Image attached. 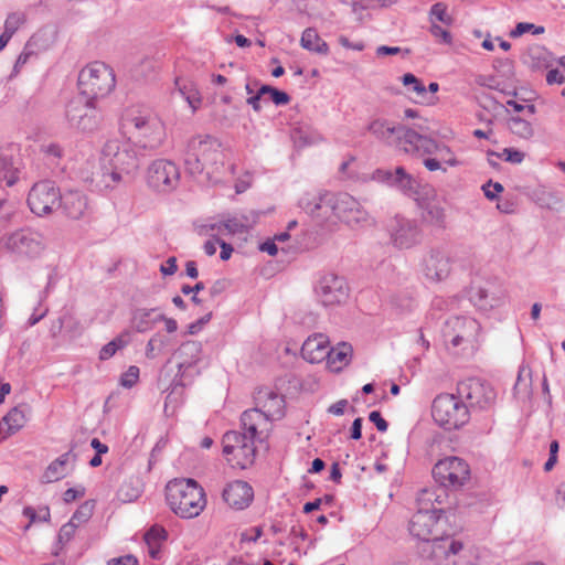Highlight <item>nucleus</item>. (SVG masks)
<instances>
[{
	"mask_svg": "<svg viewBox=\"0 0 565 565\" xmlns=\"http://www.w3.org/2000/svg\"><path fill=\"white\" fill-rule=\"evenodd\" d=\"M102 160L110 167L104 172V178L114 183L120 182L124 175H132L139 168L137 152L127 141L108 140L103 147Z\"/></svg>",
	"mask_w": 565,
	"mask_h": 565,
	"instance_id": "4",
	"label": "nucleus"
},
{
	"mask_svg": "<svg viewBox=\"0 0 565 565\" xmlns=\"http://www.w3.org/2000/svg\"><path fill=\"white\" fill-rule=\"evenodd\" d=\"M95 100L78 93L68 102L65 116L71 127L83 132H90L99 127L103 117Z\"/></svg>",
	"mask_w": 565,
	"mask_h": 565,
	"instance_id": "7",
	"label": "nucleus"
},
{
	"mask_svg": "<svg viewBox=\"0 0 565 565\" xmlns=\"http://www.w3.org/2000/svg\"><path fill=\"white\" fill-rule=\"evenodd\" d=\"M335 221L349 226L362 225L369 221V213L361 203L347 192L334 193Z\"/></svg>",
	"mask_w": 565,
	"mask_h": 565,
	"instance_id": "20",
	"label": "nucleus"
},
{
	"mask_svg": "<svg viewBox=\"0 0 565 565\" xmlns=\"http://www.w3.org/2000/svg\"><path fill=\"white\" fill-rule=\"evenodd\" d=\"M178 269L177 266V258L175 257H169L164 264L160 266V271L164 276H171L173 275Z\"/></svg>",
	"mask_w": 565,
	"mask_h": 565,
	"instance_id": "59",
	"label": "nucleus"
},
{
	"mask_svg": "<svg viewBox=\"0 0 565 565\" xmlns=\"http://www.w3.org/2000/svg\"><path fill=\"white\" fill-rule=\"evenodd\" d=\"M534 28V24L533 23H527V22H520L516 24V26L510 32V36L512 38H518V36H521L522 34L526 33V32H530L532 31V29Z\"/></svg>",
	"mask_w": 565,
	"mask_h": 565,
	"instance_id": "60",
	"label": "nucleus"
},
{
	"mask_svg": "<svg viewBox=\"0 0 565 565\" xmlns=\"http://www.w3.org/2000/svg\"><path fill=\"white\" fill-rule=\"evenodd\" d=\"M500 157L511 163H521L524 159V153L515 149L505 148Z\"/></svg>",
	"mask_w": 565,
	"mask_h": 565,
	"instance_id": "53",
	"label": "nucleus"
},
{
	"mask_svg": "<svg viewBox=\"0 0 565 565\" xmlns=\"http://www.w3.org/2000/svg\"><path fill=\"white\" fill-rule=\"evenodd\" d=\"M411 143H414V153L418 156H430L436 154L441 163L448 164L449 167H456L459 161L455 157L450 148L444 143H438L436 140L423 135V134H411Z\"/></svg>",
	"mask_w": 565,
	"mask_h": 565,
	"instance_id": "21",
	"label": "nucleus"
},
{
	"mask_svg": "<svg viewBox=\"0 0 565 565\" xmlns=\"http://www.w3.org/2000/svg\"><path fill=\"white\" fill-rule=\"evenodd\" d=\"M352 347L349 343H339L335 348L329 347V355L326 358L328 366L332 371H340L350 361Z\"/></svg>",
	"mask_w": 565,
	"mask_h": 565,
	"instance_id": "33",
	"label": "nucleus"
},
{
	"mask_svg": "<svg viewBox=\"0 0 565 565\" xmlns=\"http://www.w3.org/2000/svg\"><path fill=\"white\" fill-rule=\"evenodd\" d=\"M480 331L478 321L470 317L455 316L446 320L443 328L445 343L454 348L471 345Z\"/></svg>",
	"mask_w": 565,
	"mask_h": 565,
	"instance_id": "14",
	"label": "nucleus"
},
{
	"mask_svg": "<svg viewBox=\"0 0 565 565\" xmlns=\"http://www.w3.org/2000/svg\"><path fill=\"white\" fill-rule=\"evenodd\" d=\"M388 232L392 244L399 249H408L419 244L423 236L417 221L399 215L391 221Z\"/></svg>",
	"mask_w": 565,
	"mask_h": 565,
	"instance_id": "18",
	"label": "nucleus"
},
{
	"mask_svg": "<svg viewBox=\"0 0 565 565\" xmlns=\"http://www.w3.org/2000/svg\"><path fill=\"white\" fill-rule=\"evenodd\" d=\"M392 186H396L406 195H414L417 193V181L405 171L403 167H397L394 171V179Z\"/></svg>",
	"mask_w": 565,
	"mask_h": 565,
	"instance_id": "38",
	"label": "nucleus"
},
{
	"mask_svg": "<svg viewBox=\"0 0 565 565\" xmlns=\"http://www.w3.org/2000/svg\"><path fill=\"white\" fill-rule=\"evenodd\" d=\"M128 341L122 335L116 337L114 340L105 344L99 351V360L106 361L114 356L119 349L127 345Z\"/></svg>",
	"mask_w": 565,
	"mask_h": 565,
	"instance_id": "46",
	"label": "nucleus"
},
{
	"mask_svg": "<svg viewBox=\"0 0 565 565\" xmlns=\"http://www.w3.org/2000/svg\"><path fill=\"white\" fill-rule=\"evenodd\" d=\"M142 492V481L139 477L126 479L117 491V497L122 502H132L137 500Z\"/></svg>",
	"mask_w": 565,
	"mask_h": 565,
	"instance_id": "37",
	"label": "nucleus"
},
{
	"mask_svg": "<svg viewBox=\"0 0 565 565\" xmlns=\"http://www.w3.org/2000/svg\"><path fill=\"white\" fill-rule=\"evenodd\" d=\"M515 395L523 394L524 396H529L530 394V383L522 379V372L518 375V381L514 385Z\"/></svg>",
	"mask_w": 565,
	"mask_h": 565,
	"instance_id": "58",
	"label": "nucleus"
},
{
	"mask_svg": "<svg viewBox=\"0 0 565 565\" xmlns=\"http://www.w3.org/2000/svg\"><path fill=\"white\" fill-rule=\"evenodd\" d=\"M447 9V4H445L444 2H437L433 4L428 13L430 24L436 23V21H438L446 25H451L454 19L448 13Z\"/></svg>",
	"mask_w": 565,
	"mask_h": 565,
	"instance_id": "43",
	"label": "nucleus"
},
{
	"mask_svg": "<svg viewBox=\"0 0 565 565\" xmlns=\"http://www.w3.org/2000/svg\"><path fill=\"white\" fill-rule=\"evenodd\" d=\"M43 151L55 159H60L63 156V149L60 145L51 143L43 147Z\"/></svg>",
	"mask_w": 565,
	"mask_h": 565,
	"instance_id": "63",
	"label": "nucleus"
},
{
	"mask_svg": "<svg viewBox=\"0 0 565 565\" xmlns=\"http://www.w3.org/2000/svg\"><path fill=\"white\" fill-rule=\"evenodd\" d=\"M300 45L310 52L327 55L329 53V45L323 41L316 29L307 28L301 35Z\"/></svg>",
	"mask_w": 565,
	"mask_h": 565,
	"instance_id": "35",
	"label": "nucleus"
},
{
	"mask_svg": "<svg viewBox=\"0 0 565 565\" xmlns=\"http://www.w3.org/2000/svg\"><path fill=\"white\" fill-rule=\"evenodd\" d=\"M433 477L445 488L458 489L469 480L470 468L459 457H446L434 466Z\"/></svg>",
	"mask_w": 565,
	"mask_h": 565,
	"instance_id": "12",
	"label": "nucleus"
},
{
	"mask_svg": "<svg viewBox=\"0 0 565 565\" xmlns=\"http://www.w3.org/2000/svg\"><path fill=\"white\" fill-rule=\"evenodd\" d=\"M30 407L26 404H21L13 407L1 420L0 431L4 433V437L19 431L26 422V413Z\"/></svg>",
	"mask_w": 565,
	"mask_h": 565,
	"instance_id": "30",
	"label": "nucleus"
},
{
	"mask_svg": "<svg viewBox=\"0 0 565 565\" xmlns=\"http://www.w3.org/2000/svg\"><path fill=\"white\" fill-rule=\"evenodd\" d=\"M301 355L310 363H320L329 355V339L326 334L316 333L309 337L301 347Z\"/></svg>",
	"mask_w": 565,
	"mask_h": 565,
	"instance_id": "27",
	"label": "nucleus"
},
{
	"mask_svg": "<svg viewBox=\"0 0 565 565\" xmlns=\"http://www.w3.org/2000/svg\"><path fill=\"white\" fill-rule=\"evenodd\" d=\"M58 207H61L68 217L78 220L88 211L87 198L79 191H67L61 194Z\"/></svg>",
	"mask_w": 565,
	"mask_h": 565,
	"instance_id": "28",
	"label": "nucleus"
},
{
	"mask_svg": "<svg viewBox=\"0 0 565 565\" xmlns=\"http://www.w3.org/2000/svg\"><path fill=\"white\" fill-rule=\"evenodd\" d=\"M75 461V455L67 451L52 461L43 473L45 482H55L63 479L72 469Z\"/></svg>",
	"mask_w": 565,
	"mask_h": 565,
	"instance_id": "31",
	"label": "nucleus"
},
{
	"mask_svg": "<svg viewBox=\"0 0 565 565\" xmlns=\"http://www.w3.org/2000/svg\"><path fill=\"white\" fill-rule=\"evenodd\" d=\"M417 502L418 510H433L437 513L439 510L435 507V502L440 504L439 495L436 494L434 489H423L418 492Z\"/></svg>",
	"mask_w": 565,
	"mask_h": 565,
	"instance_id": "44",
	"label": "nucleus"
},
{
	"mask_svg": "<svg viewBox=\"0 0 565 565\" xmlns=\"http://www.w3.org/2000/svg\"><path fill=\"white\" fill-rule=\"evenodd\" d=\"M255 408L273 423L285 415V398L269 387H260L254 394Z\"/></svg>",
	"mask_w": 565,
	"mask_h": 565,
	"instance_id": "22",
	"label": "nucleus"
},
{
	"mask_svg": "<svg viewBox=\"0 0 565 565\" xmlns=\"http://www.w3.org/2000/svg\"><path fill=\"white\" fill-rule=\"evenodd\" d=\"M241 427L252 439L263 443L271 429V422L254 407L242 414Z\"/></svg>",
	"mask_w": 565,
	"mask_h": 565,
	"instance_id": "23",
	"label": "nucleus"
},
{
	"mask_svg": "<svg viewBox=\"0 0 565 565\" xmlns=\"http://www.w3.org/2000/svg\"><path fill=\"white\" fill-rule=\"evenodd\" d=\"M371 179L374 180V181H379V182H385L388 185H392L393 184V179H394V172L390 171V170L376 169L372 173V178Z\"/></svg>",
	"mask_w": 565,
	"mask_h": 565,
	"instance_id": "54",
	"label": "nucleus"
},
{
	"mask_svg": "<svg viewBox=\"0 0 565 565\" xmlns=\"http://www.w3.org/2000/svg\"><path fill=\"white\" fill-rule=\"evenodd\" d=\"M462 547L463 545L461 542L451 537L434 539V543L431 544V556L436 559L440 557L448 558L451 555H457Z\"/></svg>",
	"mask_w": 565,
	"mask_h": 565,
	"instance_id": "34",
	"label": "nucleus"
},
{
	"mask_svg": "<svg viewBox=\"0 0 565 565\" xmlns=\"http://www.w3.org/2000/svg\"><path fill=\"white\" fill-rule=\"evenodd\" d=\"M222 497L232 509L244 510L252 503L254 491L246 481L235 480L224 488Z\"/></svg>",
	"mask_w": 565,
	"mask_h": 565,
	"instance_id": "26",
	"label": "nucleus"
},
{
	"mask_svg": "<svg viewBox=\"0 0 565 565\" xmlns=\"http://www.w3.org/2000/svg\"><path fill=\"white\" fill-rule=\"evenodd\" d=\"M108 565H138V561L132 555H126L110 559Z\"/></svg>",
	"mask_w": 565,
	"mask_h": 565,
	"instance_id": "62",
	"label": "nucleus"
},
{
	"mask_svg": "<svg viewBox=\"0 0 565 565\" xmlns=\"http://www.w3.org/2000/svg\"><path fill=\"white\" fill-rule=\"evenodd\" d=\"M84 494H85L84 489L78 490V489L70 488V489H67V490L64 492V494H63V500H64L66 503H71V502L75 501L77 498H82V497H84Z\"/></svg>",
	"mask_w": 565,
	"mask_h": 565,
	"instance_id": "61",
	"label": "nucleus"
},
{
	"mask_svg": "<svg viewBox=\"0 0 565 565\" xmlns=\"http://www.w3.org/2000/svg\"><path fill=\"white\" fill-rule=\"evenodd\" d=\"M457 393L468 405V409H489L495 401V392L492 386L477 377L459 382Z\"/></svg>",
	"mask_w": 565,
	"mask_h": 565,
	"instance_id": "11",
	"label": "nucleus"
},
{
	"mask_svg": "<svg viewBox=\"0 0 565 565\" xmlns=\"http://www.w3.org/2000/svg\"><path fill=\"white\" fill-rule=\"evenodd\" d=\"M452 258L448 248L444 246L430 247L423 256L420 270L430 282L446 280L452 269Z\"/></svg>",
	"mask_w": 565,
	"mask_h": 565,
	"instance_id": "15",
	"label": "nucleus"
},
{
	"mask_svg": "<svg viewBox=\"0 0 565 565\" xmlns=\"http://www.w3.org/2000/svg\"><path fill=\"white\" fill-rule=\"evenodd\" d=\"M437 521L438 515L433 510H418L409 521V533L420 541L434 542Z\"/></svg>",
	"mask_w": 565,
	"mask_h": 565,
	"instance_id": "24",
	"label": "nucleus"
},
{
	"mask_svg": "<svg viewBox=\"0 0 565 565\" xmlns=\"http://www.w3.org/2000/svg\"><path fill=\"white\" fill-rule=\"evenodd\" d=\"M256 441L247 434L236 430L227 431L222 438L223 454L233 467L246 469L254 463Z\"/></svg>",
	"mask_w": 565,
	"mask_h": 565,
	"instance_id": "9",
	"label": "nucleus"
},
{
	"mask_svg": "<svg viewBox=\"0 0 565 565\" xmlns=\"http://www.w3.org/2000/svg\"><path fill=\"white\" fill-rule=\"evenodd\" d=\"M167 532L163 527L154 525L150 527L143 535V541L148 550V554L152 559L160 558L161 545L166 541Z\"/></svg>",
	"mask_w": 565,
	"mask_h": 565,
	"instance_id": "32",
	"label": "nucleus"
},
{
	"mask_svg": "<svg viewBox=\"0 0 565 565\" xmlns=\"http://www.w3.org/2000/svg\"><path fill=\"white\" fill-rule=\"evenodd\" d=\"M202 356V344L198 341H185L174 352L178 360V375H180L179 384L184 385L183 377L185 373L195 366Z\"/></svg>",
	"mask_w": 565,
	"mask_h": 565,
	"instance_id": "25",
	"label": "nucleus"
},
{
	"mask_svg": "<svg viewBox=\"0 0 565 565\" xmlns=\"http://www.w3.org/2000/svg\"><path fill=\"white\" fill-rule=\"evenodd\" d=\"M402 83L405 86H412V90L417 96H424L426 94L425 85L412 73H406L402 76Z\"/></svg>",
	"mask_w": 565,
	"mask_h": 565,
	"instance_id": "47",
	"label": "nucleus"
},
{
	"mask_svg": "<svg viewBox=\"0 0 565 565\" xmlns=\"http://www.w3.org/2000/svg\"><path fill=\"white\" fill-rule=\"evenodd\" d=\"M260 95H264L265 102L267 99H270L277 106L287 105L290 100V97L287 93L279 90L269 85L260 86Z\"/></svg>",
	"mask_w": 565,
	"mask_h": 565,
	"instance_id": "45",
	"label": "nucleus"
},
{
	"mask_svg": "<svg viewBox=\"0 0 565 565\" xmlns=\"http://www.w3.org/2000/svg\"><path fill=\"white\" fill-rule=\"evenodd\" d=\"M139 379V367L131 365L129 369L121 375L120 384L124 387L130 388L132 387Z\"/></svg>",
	"mask_w": 565,
	"mask_h": 565,
	"instance_id": "50",
	"label": "nucleus"
},
{
	"mask_svg": "<svg viewBox=\"0 0 565 565\" xmlns=\"http://www.w3.org/2000/svg\"><path fill=\"white\" fill-rule=\"evenodd\" d=\"M209 227L211 231H217L218 233L242 234L246 232V222L234 215L224 218L220 223L211 224Z\"/></svg>",
	"mask_w": 565,
	"mask_h": 565,
	"instance_id": "39",
	"label": "nucleus"
},
{
	"mask_svg": "<svg viewBox=\"0 0 565 565\" xmlns=\"http://www.w3.org/2000/svg\"><path fill=\"white\" fill-rule=\"evenodd\" d=\"M150 339L160 351L171 345V339L161 332H156Z\"/></svg>",
	"mask_w": 565,
	"mask_h": 565,
	"instance_id": "56",
	"label": "nucleus"
},
{
	"mask_svg": "<svg viewBox=\"0 0 565 565\" xmlns=\"http://www.w3.org/2000/svg\"><path fill=\"white\" fill-rule=\"evenodd\" d=\"M367 130L376 140L387 146L399 147L406 153H414L415 145L409 142V140L414 141L409 135L419 134L412 128L381 117L373 118L367 125Z\"/></svg>",
	"mask_w": 565,
	"mask_h": 565,
	"instance_id": "8",
	"label": "nucleus"
},
{
	"mask_svg": "<svg viewBox=\"0 0 565 565\" xmlns=\"http://www.w3.org/2000/svg\"><path fill=\"white\" fill-rule=\"evenodd\" d=\"M113 70L103 62L85 66L78 74L79 94L93 99L104 98L115 88Z\"/></svg>",
	"mask_w": 565,
	"mask_h": 565,
	"instance_id": "5",
	"label": "nucleus"
},
{
	"mask_svg": "<svg viewBox=\"0 0 565 565\" xmlns=\"http://www.w3.org/2000/svg\"><path fill=\"white\" fill-rule=\"evenodd\" d=\"M468 405L452 394H440L434 402L431 415L436 424L446 430L458 429L469 420Z\"/></svg>",
	"mask_w": 565,
	"mask_h": 565,
	"instance_id": "6",
	"label": "nucleus"
},
{
	"mask_svg": "<svg viewBox=\"0 0 565 565\" xmlns=\"http://www.w3.org/2000/svg\"><path fill=\"white\" fill-rule=\"evenodd\" d=\"M508 127L513 135L520 138L527 140L534 136V128L532 124L529 120L521 118L520 116H512L509 118Z\"/></svg>",
	"mask_w": 565,
	"mask_h": 565,
	"instance_id": "40",
	"label": "nucleus"
},
{
	"mask_svg": "<svg viewBox=\"0 0 565 565\" xmlns=\"http://www.w3.org/2000/svg\"><path fill=\"white\" fill-rule=\"evenodd\" d=\"M93 513V504L89 502L83 503L76 512L73 514L71 521H74V523H77V526L81 523H84L89 520Z\"/></svg>",
	"mask_w": 565,
	"mask_h": 565,
	"instance_id": "49",
	"label": "nucleus"
},
{
	"mask_svg": "<svg viewBox=\"0 0 565 565\" xmlns=\"http://www.w3.org/2000/svg\"><path fill=\"white\" fill-rule=\"evenodd\" d=\"M17 180V170L13 167L11 158L0 156V183L11 186Z\"/></svg>",
	"mask_w": 565,
	"mask_h": 565,
	"instance_id": "42",
	"label": "nucleus"
},
{
	"mask_svg": "<svg viewBox=\"0 0 565 565\" xmlns=\"http://www.w3.org/2000/svg\"><path fill=\"white\" fill-rule=\"evenodd\" d=\"M424 213L423 218L429 224L437 227H445L446 224V211L444 205L438 201H428L423 206Z\"/></svg>",
	"mask_w": 565,
	"mask_h": 565,
	"instance_id": "36",
	"label": "nucleus"
},
{
	"mask_svg": "<svg viewBox=\"0 0 565 565\" xmlns=\"http://www.w3.org/2000/svg\"><path fill=\"white\" fill-rule=\"evenodd\" d=\"M316 292L326 307L344 303L349 298L345 279L332 273L321 276Z\"/></svg>",
	"mask_w": 565,
	"mask_h": 565,
	"instance_id": "19",
	"label": "nucleus"
},
{
	"mask_svg": "<svg viewBox=\"0 0 565 565\" xmlns=\"http://www.w3.org/2000/svg\"><path fill=\"white\" fill-rule=\"evenodd\" d=\"M333 201L332 192L306 193L299 200V206L320 224H337Z\"/></svg>",
	"mask_w": 565,
	"mask_h": 565,
	"instance_id": "17",
	"label": "nucleus"
},
{
	"mask_svg": "<svg viewBox=\"0 0 565 565\" xmlns=\"http://www.w3.org/2000/svg\"><path fill=\"white\" fill-rule=\"evenodd\" d=\"M61 193L54 182L44 180L35 183L29 192L28 204L39 215L51 214L60 205Z\"/></svg>",
	"mask_w": 565,
	"mask_h": 565,
	"instance_id": "16",
	"label": "nucleus"
},
{
	"mask_svg": "<svg viewBox=\"0 0 565 565\" xmlns=\"http://www.w3.org/2000/svg\"><path fill=\"white\" fill-rule=\"evenodd\" d=\"M470 300L481 310H488L494 306V298L490 297L488 288L482 286L471 287Z\"/></svg>",
	"mask_w": 565,
	"mask_h": 565,
	"instance_id": "41",
	"label": "nucleus"
},
{
	"mask_svg": "<svg viewBox=\"0 0 565 565\" xmlns=\"http://www.w3.org/2000/svg\"><path fill=\"white\" fill-rule=\"evenodd\" d=\"M24 22V15L22 13H11L8 15L4 22V31L10 34H14L19 26Z\"/></svg>",
	"mask_w": 565,
	"mask_h": 565,
	"instance_id": "51",
	"label": "nucleus"
},
{
	"mask_svg": "<svg viewBox=\"0 0 565 565\" xmlns=\"http://www.w3.org/2000/svg\"><path fill=\"white\" fill-rule=\"evenodd\" d=\"M166 500L170 509L182 519H193L206 505L203 488L193 479H174L166 486Z\"/></svg>",
	"mask_w": 565,
	"mask_h": 565,
	"instance_id": "2",
	"label": "nucleus"
},
{
	"mask_svg": "<svg viewBox=\"0 0 565 565\" xmlns=\"http://www.w3.org/2000/svg\"><path fill=\"white\" fill-rule=\"evenodd\" d=\"M146 181L152 190L169 193L179 184V167L168 159L153 160L147 169Z\"/></svg>",
	"mask_w": 565,
	"mask_h": 565,
	"instance_id": "13",
	"label": "nucleus"
},
{
	"mask_svg": "<svg viewBox=\"0 0 565 565\" xmlns=\"http://www.w3.org/2000/svg\"><path fill=\"white\" fill-rule=\"evenodd\" d=\"M369 419L376 426L377 430L384 433L388 428L387 422L382 417L380 412L373 411L369 415Z\"/></svg>",
	"mask_w": 565,
	"mask_h": 565,
	"instance_id": "55",
	"label": "nucleus"
},
{
	"mask_svg": "<svg viewBox=\"0 0 565 565\" xmlns=\"http://www.w3.org/2000/svg\"><path fill=\"white\" fill-rule=\"evenodd\" d=\"M565 77L564 75L557 70H551L547 74H546V82L552 85V84H562L564 82Z\"/></svg>",
	"mask_w": 565,
	"mask_h": 565,
	"instance_id": "64",
	"label": "nucleus"
},
{
	"mask_svg": "<svg viewBox=\"0 0 565 565\" xmlns=\"http://www.w3.org/2000/svg\"><path fill=\"white\" fill-rule=\"evenodd\" d=\"M221 142L212 136H196L189 140L184 152V166L192 175L205 173L212 180L222 163Z\"/></svg>",
	"mask_w": 565,
	"mask_h": 565,
	"instance_id": "1",
	"label": "nucleus"
},
{
	"mask_svg": "<svg viewBox=\"0 0 565 565\" xmlns=\"http://www.w3.org/2000/svg\"><path fill=\"white\" fill-rule=\"evenodd\" d=\"M491 188H493L494 191L498 193H500L504 190L503 185L499 182H492V181L487 182L482 186V190L484 192L486 198L489 200H494L497 198V194L494 192H491V190H490Z\"/></svg>",
	"mask_w": 565,
	"mask_h": 565,
	"instance_id": "57",
	"label": "nucleus"
},
{
	"mask_svg": "<svg viewBox=\"0 0 565 565\" xmlns=\"http://www.w3.org/2000/svg\"><path fill=\"white\" fill-rule=\"evenodd\" d=\"M77 529V523H74V521H71L66 524H64L58 532V542L62 544L67 543L75 534V531Z\"/></svg>",
	"mask_w": 565,
	"mask_h": 565,
	"instance_id": "52",
	"label": "nucleus"
},
{
	"mask_svg": "<svg viewBox=\"0 0 565 565\" xmlns=\"http://www.w3.org/2000/svg\"><path fill=\"white\" fill-rule=\"evenodd\" d=\"M124 126L129 129L143 149L154 150L166 139V127L158 115L146 109H134L124 116Z\"/></svg>",
	"mask_w": 565,
	"mask_h": 565,
	"instance_id": "3",
	"label": "nucleus"
},
{
	"mask_svg": "<svg viewBox=\"0 0 565 565\" xmlns=\"http://www.w3.org/2000/svg\"><path fill=\"white\" fill-rule=\"evenodd\" d=\"M162 319L163 313L157 308H138L132 312L131 326L137 332L145 333L152 330Z\"/></svg>",
	"mask_w": 565,
	"mask_h": 565,
	"instance_id": "29",
	"label": "nucleus"
},
{
	"mask_svg": "<svg viewBox=\"0 0 565 565\" xmlns=\"http://www.w3.org/2000/svg\"><path fill=\"white\" fill-rule=\"evenodd\" d=\"M430 34L440 43L450 45L452 43V35L446 29L437 23L430 24Z\"/></svg>",
	"mask_w": 565,
	"mask_h": 565,
	"instance_id": "48",
	"label": "nucleus"
},
{
	"mask_svg": "<svg viewBox=\"0 0 565 565\" xmlns=\"http://www.w3.org/2000/svg\"><path fill=\"white\" fill-rule=\"evenodd\" d=\"M0 243L7 252L25 258H35L45 248L42 235L29 228L18 230L2 236Z\"/></svg>",
	"mask_w": 565,
	"mask_h": 565,
	"instance_id": "10",
	"label": "nucleus"
}]
</instances>
